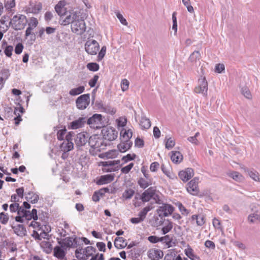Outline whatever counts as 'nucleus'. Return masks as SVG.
I'll return each instance as SVG.
<instances>
[{
	"label": "nucleus",
	"instance_id": "obj_56",
	"mask_svg": "<svg viewBox=\"0 0 260 260\" xmlns=\"http://www.w3.org/2000/svg\"><path fill=\"white\" fill-rule=\"evenodd\" d=\"M173 228L172 222L171 221L169 222V223L167 225L164 226L162 229V233L163 235H165L167 233H169Z\"/></svg>",
	"mask_w": 260,
	"mask_h": 260
},
{
	"label": "nucleus",
	"instance_id": "obj_7",
	"mask_svg": "<svg viewBox=\"0 0 260 260\" xmlns=\"http://www.w3.org/2000/svg\"><path fill=\"white\" fill-rule=\"evenodd\" d=\"M100 49V45L94 40H87L85 44V50L90 55H95Z\"/></svg>",
	"mask_w": 260,
	"mask_h": 260
},
{
	"label": "nucleus",
	"instance_id": "obj_44",
	"mask_svg": "<svg viewBox=\"0 0 260 260\" xmlns=\"http://www.w3.org/2000/svg\"><path fill=\"white\" fill-rule=\"evenodd\" d=\"M87 69L93 72L98 71L100 69L99 64L96 62H89L87 64Z\"/></svg>",
	"mask_w": 260,
	"mask_h": 260
},
{
	"label": "nucleus",
	"instance_id": "obj_28",
	"mask_svg": "<svg viewBox=\"0 0 260 260\" xmlns=\"http://www.w3.org/2000/svg\"><path fill=\"white\" fill-rule=\"evenodd\" d=\"M96 251V249L93 246H87L85 248L86 253L85 255H82L81 260H87L89 257L92 256Z\"/></svg>",
	"mask_w": 260,
	"mask_h": 260
},
{
	"label": "nucleus",
	"instance_id": "obj_53",
	"mask_svg": "<svg viewBox=\"0 0 260 260\" xmlns=\"http://www.w3.org/2000/svg\"><path fill=\"white\" fill-rule=\"evenodd\" d=\"M13 51V47L11 45L6 46L4 48V53L8 57H10L12 56Z\"/></svg>",
	"mask_w": 260,
	"mask_h": 260
},
{
	"label": "nucleus",
	"instance_id": "obj_4",
	"mask_svg": "<svg viewBox=\"0 0 260 260\" xmlns=\"http://www.w3.org/2000/svg\"><path fill=\"white\" fill-rule=\"evenodd\" d=\"M102 128L101 133L104 139L112 141L117 138L118 132L114 128L105 126Z\"/></svg>",
	"mask_w": 260,
	"mask_h": 260
},
{
	"label": "nucleus",
	"instance_id": "obj_19",
	"mask_svg": "<svg viewBox=\"0 0 260 260\" xmlns=\"http://www.w3.org/2000/svg\"><path fill=\"white\" fill-rule=\"evenodd\" d=\"M66 248L63 246H56L53 249V255L58 259H63L66 255Z\"/></svg>",
	"mask_w": 260,
	"mask_h": 260
},
{
	"label": "nucleus",
	"instance_id": "obj_26",
	"mask_svg": "<svg viewBox=\"0 0 260 260\" xmlns=\"http://www.w3.org/2000/svg\"><path fill=\"white\" fill-rule=\"evenodd\" d=\"M120 139L121 141L126 140V141H131L130 139L132 137L133 132L131 129H128V130H126L124 128H123L120 133Z\"/></svg>",
	"mask_w": 260,
	"mask_h": 260
},
{
	"label": "nucleus",
	"instance_id": "obj_54",
	"mask_svg": "<svg viewBox=\"0 0 260 260\" xmlns=\"http://www.w3.org/2000/svg\"><path fill=\"white\" fill-rule=\"evenodd\" d=\"M118 152L116 150H112L105 153V156L107 158H113L117 156Z\"/></svg>",
	"mask_w": 260,
	"mask_h": 260
},
{
	"label": "nucleus",
	"instance_id": "obj_51",
	"mask_svg": "<svg viewBox=\"0 0 260 260\" xmlns=\"http://www.w3.org/2000/svg\"><path fill=\"white\" fill-rule=\"evenodd\" d=\"M21 207V206H20L18 203H14L10 205L9 208L11 212L13 213L17 212L18 213V211L20 210Z\"/></svg>",
	"mask_w": 260,
	"mask_h": 260
},
{
	"label": "nucleus",
	"instance_id": "obj_1",
	"mask_svg": "<svg viewBox=\"0 0 260 260\" xmlns=\"http://www.w3.org/2000/svg\"><path fill=\"white\" fill-rule=\"evenodd\" d=\"M12 27L15 30H21L23 29L27 23L25 16L21 14L15 15L10 21Z\"/></svg>",
	"mask_w": 260,
	"mask_h": 260
},
{
	"label": "nucleus",
	"instance_id": "obj_57",
	"mask_svg": "<svg viewBox=\"0 0 260 260\" xmlns=\"http://www.w3.org/2000/svg\"><path fill=\"white\" fill-rule=\"evenodd\" d=\"M45 246L46 248L45 251L47 253L51 252L52 249V245L50 242L47 241H43L42 242V246Z\"/></svg>",
	"mask_w": 260,
	"mask_h": 260
},
{
	"label": "nucleus",
	"instance_id": "obj_38",
	"mask_svg": "<svg viewBox=\"0 0 260 260\" xmlns=\"http://www.w3.org/2000/svg\"><path fill=\"white\" fill-rule=\"evenodd\" d=\"M84 90L85 87L84 86H80L77 88L72 89L70 91L69 94L73 96L77 95L83 92Z\"/></svg>",
	"mask_w": 260,
	"mask_h": 260
},
{
	"label": "nucleus",
	"instance_id": "obj_62",
	"mask_svg": "<svg viewBox=\"0 0 260 260\" xmlns=\"http://www.w3.org/2000/svg\"><path fill=\"white\" fill-rule=\"evenodd\" d=\"M129 86V82L127 79H122L121 82V87L123 91L127 90Z\"/></svg>",
	"mask_w": 260,
	"mask_h": 260
},
{
	"label": "nucleus",
	"instance_id": "obj_59",
	"mask_svg": "<svg viewBox=\"0 0 260 260\" xmlns=\"http://www.w3.org/2000/svg\"><path fill=\"white\" fill-rule=\"evenodd\" d=\"M0 74L2 75V77H0V78H3V80L7 79L10 75L9 70L8 69H4L1 71Z\"/></svg>",
	"mask_w": 260,
	"mask_h": 260
},
{
	"label": "nucleus",
	"instance_id": "obj_5",
	"mask_svg": "<svg viewBox=\"0 0 260 260\" xmlns=\"http://www.w3.org/2000/svg\"><path fill=\"white\" fill-rule=\"evenodd\" d=\"M174 211V207L169 204L163 203L161 206L159 207L156 212L159 217L162 219L164 217H167L169 215H171Z\"/></svg>",
	"mask_w": 260,
	"mask_h": 260
},
{
	"label": "nucleus",
	"instance_id": "obj_58",
	"mask_svg": "<svg viewBox=\"0 0 260 260\" xmlns=\"http://www.w3.org/2000/svg\"><path fill=\"white\" fill-rule=\"evenodd\" d=\"M67 132L65 127L64 128L59 130L57 133V138L58 140L61 141L64 139V135Z\"/></svg>",
	"mask_w": 260,
	"mask_h": 260
},
{
	"label": "nucleus",
	"instance_id": "obj_24",
	"mask_svg": "<svg viewBox=\"0 0 260 260\" xmlns=\"http://www.w3.org/2000/svg\"><path fill=\"white\" fill-rule=\"evenodd\" d=\"M125 241L123 237H116L114 240V245L117 249H123L127 246Z\"/></svg>",
	"mask_w": 260,
	"mask_h": 260
},
{
	"label": "nucleus",
	"instance_id": "obj_55",
	"mask_svg": "<svg viewBox=\"0 0 260 260\" xmlns=\"http://www.w3.org/2000/svg\"><path fill=\"white\" fill-rule=\"evenodd\" d=\"M241 92L243 95L248 99L251 98V93L247 87H243L241 89Z\"/></svg>",
	"mask_w": 260,
	"mask_h": 260
},
{
	"label": "nucleus",
	"instance_id": "obj_21",
	"mask_svg": "<svg viewBox=\"0 0 260 260\" xmlns=\"http://www.w3.org/2000/svg\"><path fill=\"white\" fill-rule=\"evenodd\" d=\"M114 179V174H107L101 176L96 181L98 185L106 184L113 181Z\"/></svg>",
	"mask_w": 260,
	"mask_h": 260
},
{
	"label": "nucleus",
	"instance_id": "obj_40",
	"mask_svg": "<svg viewBox=\"0 0 260 260\" xmlns=\"http://www.w3.org/2000/svg\"><path fill=\"white\" fill-rule=\"evenodd\" d=\"M18 215H21L26 220H29V217L30 215V212L24 209L22 206L20 208V210L18 212Z\"/></svg>",
	"mask_w": 260,
	"mask_h": 260
},
{
	"label": "nucleus",
	"instance_id": "obj_15",
	"mask_svg": "<svg viewBox=\"0 0 260 260\" xmlns=\"http://www.w3.org/2000/svg\"><path fill=\"white\" fill-rule=\"evenodd\" d=\"M102 142V139L100 138L98 135H94L90 136L88 140V144L92 148L99 150L100 145Z\"/></svg>",
	"mask_w": 260,
	"mask_h": 260
},
{
	"label": "nucleus",
	"instance_id": "obj_45",
	"mask_svg": "<svg viewBox=\"0 0 260 260\" xmlns=\"http://www.w3.org/2000/svg\"><path fill=\"white\" fill-rule=\"evenodd\" d=\"M248 175L253 180L256 181H260V175L255 171H249L248 172Z\"/></svg>",
	"mask_w": 260,
	"mask_h": 260
},
{
	"label": "nucleus",
	"instance_id": "obj_16",
	"mask_svg": "<svg viewBox=\"0 0 260 260\" xmlns=\"http://www.w3.org/2000/svg\"><path fill=\"white\" fill-rule=\"evenodd\" d=\"M66 2L64 0L60 1L55 6V10L60 17H63L68 11L65 7Z\"/></svg>",
	"mask_w": 260,
	"mask_h": 260
},
{
	"label": "nucleus",
	"instance_id": "obj_41",
	"mask_svg": "<svg viewBox=\"0 0 260 260\" xmlns=\"http://www.w3.org/2000/svg\"><path fill=\"white\" fill-rule=\"evenodd\" d=\"M168 253L165 255L164 260H175L177 255V252L174 249L169 250Z\"/></svg>",
	"mask_w": 260,
	"mask_h": 260
},
{
	"label": "nucleus",
	"instance_id": "obj_29",
	"mask_svg": "<svg viewBox=\"0 0 260 260\" xmlns=\"http://www.w3.org/2000/svg\"><path fill=\"white\" fill-rule=\"evenodd\" d=\"M184 252L186 255L191 260H201L199 256L193 253V249L189 245H188L187 248L185 249Z\"/></svg>",
	"mask_w": 260,
	"mask_h": 260
},
{
	"label": "nucleus",
	"instance_id": "obj_8",
	"mask_svg": "<svg viewBox=\"0 0 260 260\" xmlns=\"http://www.w3.org/2000/svg\"><path fill=\"white\" fill-rule=\"evenodd\" d=\"M79 12L75 11L74 10L68 11L67 14H64L65 18L61 21V24L66 25L69 24H72L73 21H76L80 17L79 15Z\"/></svg>",
	"mask_w": 260,
	"mask_h": 260
},
{
	"label": "nucleus",
	"instance_id": "obj_42",
	"mask_svg": "<svg viewBox=\"0 0 260 260\" xmlns=\"http://www.w3.org/2000/svg\"><path fill=\"white\" fill-rule=\"evenodd\" d=\"M135 193V191L134 189L132 188L127 189L122 193V197L125 200H129L132 198Z\"/></svg>",
	"mask_w": 260,
	"mask_h": 260
},
{
	"label": "nucleus",
	"instance_id": "obj_20",
	"mask_svg": "<svg viewBox=\"0 0 260 260\" xmlns=\"http://www.w3.org/2000/svg\"><path fill=\"white\" fill-rule=\"evenodd\" d=\"M14 233L17 236L23 237L26 236L27 231L23 224H18L16 225L11 226Z\"/></svg>",
	"mask_w": 260,
	"mask_h": 260
},
{
	"label": "nucleus",
	"instance_id": "obj_11",
	"mask_svg": "<svg viewBox=\"0 0 260 260\" xmlns=\"http://www.w3.org/2000/svg\"><path fill=\"white\" fill-rule=\"evenodd\" d=\"M199 178L194 177L187 184L186 189L190 194L196 196L199 192L198 188Z\"/></svg>",
	"mask_w": 260,
	"mask_h": 260
},
{
	"label": "nucleus",
	"instance_id": "obj_18",
	"mask_svg": "<svg viewBox=\"0 0 260 260\" xmlns=\"http://www.w3.org/2000/svg\"><path fill=\"white\" fill-rule=\"evenodd\" d=\"M163 255L162 251L159 249H151L148 251V256L151 260H159Z\"/></svg>",
	"mask_w": 260,
	"mask_h": 260
},
{
	"label": "nucleus",
	"instance_id": "obj_47",
	"mask_svg": "<svg viewBox=\"0 0 260 260\" xmlns=\"http://www.w3.org/2000/svg\"><path fill=\"white\" fill-rule=\"evenodd\" d=\"M25 39L29 44H32L36 38L35 34H25Z\"/></svg>",
	"mask_w": 260,
	"mask_h": 260
},
{
	"label": "nucleus",
	"instance_id": "obj_48",
	"mask_svg": "<svg viewBox=\"0 0 260 260\" xmlns=\"http://www.w3.org/2000/svg\"><path fill=\"white\" fill-rule=\"evenodd\" d=\"M176 205L178 207L182 214L187 215L189 213V211L184 207L181 203L178 202L176 203Z\"/></svg>",
	"mask_w": 260,
	"mask_h": 260
},
{
	"label": "nucleus",
	"instance_id": "obj_14",
	"mask_svg": "<svg viewBox=\"0 0 260 260\" xmlns=\"http://www.w3.org/2000/svg\"><path fill=\"white\" fill-rule=\"evenodd\" d=\"M85 123H87L86 117H81L72 121L69 127L72 129H76L84 126Z\"/></svg>",
	"mask_w": 260,
	"mask_h": 260
},
{
	"label": "nucleus",
	"instance_id": "obj_46",
	"mask_svg": "<svg viewBox=\"0 0 260 260\" xmlns=\"http://www.w3.org/2000/svg\"><path fill=\"white\" fill-rule=\"evenodd\" d=\"M14 111L11 107L5 108V117L6 118H11L13 117Z\"/></svg>",
	"mask_w": 260,
	"mask_h": 260
},
{
	"label": "nucleus",
	"instance_id": "obj_39",
	"mask_svg": "<svg viewBox=\"0 0 260 260\" xmlns=\"http://www.w3.org/2000/svg\"><path fill=\"white\" fill-rule=\"evenodd\" d=\"M10 24H11L10 22L6 21L1 19L0 20V32H5L7 31Z\"/></svg>",
	"mask_w": 260,
	"mask_h": 260
},
{
	"label": "nucleus",
	"instance_id": "obj_36",
	"mask_svg": "<svg viewBox=\"0 0 260 260\" xmlns=\"http://www.w3.org/2000/svg\"><path fill=\"white\" fill-rule=\"evenodd\" d=\"M60 147L64 152H69L73 149L74 144L72 142H64L60 145Z\"/></svg>",
	"mask_w": 260,
	"mask_h": 260
},
{
	"label": "nucleus",
	"instance_id": "obj_34",
	"mask_svg": "<svg viewBox=\"0 0 260 260\" xmlns=\"http://www.w3.org/2000/svg\"><path fill=\"white\" fill-rule=\"evenodd\" d=\"M148 181L146 180L143 178H140L138 181V184L140 187L143 189H145L149 185L152 184V180L149 178Z\"/></svg>",
	"mask_w": 260,
	"mask_h": 260
},
{
	"label": "nucleus",
	"instance_id": "obj_13",
	"mask_svg": "<svg viewBox=\"0 0 260 260\" xmlns=\"http://www.w3.org/2000/svg\"><path fill=\"white\" fill-rule=\"evenodd\" d=\"M194 175V171L192 168H188L185 170L181 171L179 172L178 175L180 179L183 182H187Z\"/></svg>",
	"mask_w": 260,
	"mask_h": 260
},
{
	"label": "nucleus",
	"instance_id": "obj_43",
	"mask_svg": "<svg viewBox=\"0 0 260 260\" xmlns=\"http://www.w3.org/2000/svg\"><path fill=\"white\" fill-rule=\"evenodd\" d=\"M16 6L15 0H8L5 3V7L8 11H12V9Z\"/></svg>",
	"mask_w": 260,
	"mask_h": 260
},
{
	"label": "nucleus",
	"instance_id": "obj_25",
	"mask_svg": "<svg viewBox=\"0 0 260 260\" xmlns=\"http://www.w3.org/2000/svg\"><path fill=\"white\" fill-rule=\"evenodd\" d=\"M42 9V5L41 3H36L34 5H30L29 7L27 9V11L28 13H31L33 14H38Z\"/></svg>",
	"mask_w": 260,
	"mask_h": 260
},
{
	"label": "nucleus",
	"instance_id": "obj_2",
	"mask_svg": "<svg viewBox=\"0 0 260 260\" xmlns=\"http://www.w3.org/2000/svg\"><path fill=\"white\" fill-rule=\"evenodd\" d=\"M87 124L91 128L99 129L105 125L103 116L100 114H94L91 117L87 119Z\"/></svg>",
	"mask_w": 260,
	"mask_h": 260
},
{
	"label": "nucleus",
	"instance_id": "obj_64",
	"mask_svg": "<svg viewBox=\"0 0 260 260\" xmlns=\"http://www.w3.org/2000/svg\"><path fill=\"white\" fill-rule=\"evenodd\" d=\"M135 145L139 148H142L144 146V142L143 139L137 137L135 141Z\"/></svg>",
	"mask_w": 260,
	"mask_h": 260
},
{
	"label": "nucleus",
	"instance_id": "obj_63",
	"mask_svg": "<svg viewBox=\"0 0 260 260\" xmlns=\"http://www.w3.org/2000/svg\"><path fill=\"white\" fill-rule=\"evenodd\" d=\"M102 110L107 113L111 114L113 115L116 113V110L114 108H111L109 106H107L103 108Z\"/></svg>",
	"mask_w": 260,
	"mask_h": 260
},
{
	"label": "nucleus",
	"instance_id": "obj_31",
	"mask_svg": "<svg viewBox=\"0 0 260 260\" xmlns=\"http://www.w3.org/2000/svg\"><path fill=\"white\" fill-rule=\"evenodd\" d=\"M26 200L30 203L34 204L38 202L39 196L33 192H28L25 197Z\"/></svg>",
	"mask_w": 260,
	"mask_h": 260
},
{
	"label": "nucleus",
	"instance_id": "obj_33",
	"mask_svg": "<svg viewBox=\"0 0 260 260\" xmlns=\"http://www.w3.org/2000/svg\"><path fill=\"white\" fill-rule=\"evenodd\" d=\"M152 205V203H151L150 205H148L147 207L143 208L142 210L139 213V216L143 220V221L146 218L147 213L153 208Z\"/></svg>",
	"mask_w": 260,
	"mask_h": 260
},
{
	"label": "nucleus",
	"instance_id": "obj_23",
	"mask_svg": "<svg viewBox=\"0 0 260 260\" xmlns=\"http://www.w3.org/2000/svg\"><path fill=\"white\" fill-rule=\"evenodd\" d=\"M73 237H67L63 239L57 238V242L59 245L63 246L64 248H72Z\"/></svg>",
	"mask_w": 260,
	"mask_h": 260
},
{
	"label": "nucleus",
	"instance_id": "obj_50",
	"mask_svg": "<svg viewBox=\"0 0 260 260\" xmlns=\"http://www.w3.org/2000/svg\"><path fill=\"white\" fill-rule=\"evenodd\" d=\"M9 216L7 213H5L4 212L0 213V221L3 224H6L9 220Z\"/></svg>",
	"mask_w": 260,
	"mask_h": 260
},
{
	"label": "nucleus",
	"instance_id": "obj_32",
	"mask_svg": "<svg viewBox=\"0 0 260 260\" xmlns=\"http://www.w3.org/2000/svg\"><path fill=\"white\" fill-rule=\"evenodd\" d=\"M140 125L142 129H148L151 126L150 120L149 119L146 118L145 116H142L140 120Z\"/></svg>",
	"mask_w": 260,
	"mask_h": 260
},
{
	"label": "nucleus",
	"instance_id": "obj_30",
	"mask_svg": "<svg viewBox=\"0 0 260 260\" xmlns=\"http://www.w3.org/2000/svg\"><path fill=\"white\" fill-rule=\"evenodd\" d=\"M38 24V21L37 18L35 17H31L28 22V27L27 28L25 32H30Z\"/></svg>",
	"mask_w": 260,
	"mask_h": 260
},
{
	"label": "nucleus",
	"instance_id": "obj_22",
	"mask_svg": "<svg viewBox=\"0 0 260 260\" xmlns=\"http://www.w3.org/2000/svg\"><path fill=\"white\" fill-rule=\"evenodd\" d=\"M133 145V142L131 141H121V142L117 145L119 151L121 152H124L129 149Z\"/></svg>",
	"mask_w": 260,
	"mask_h": 260
},
{
	"label": "nucleus",
	"instance_id": "obj_3",
	"mask_svg": "<svg viewBox=\"0 0 260 260\" xmlns=\"http://www.w3.org/2000/svg\"><path fill=\"white\" fill-rule=\"evenodd\" d=\"M250 209L251 213L248 216V221L250 223H260V205L253 204Z\"/></svg>",
	"mask_w": 260,
	"mask_h": 260
},
{
	"label": "nucleus",
	"instance_id": "obj_12",
	"mask_svg": "<svg viewBox=\"0 0 260 260\" xmlns=\"http://www.w3.org/2000/svg\"><path fill=\"white\" fill-rule=\"evenodd\" d=\"M89 135L86 132H82L78 134L75 138V143L77 147L84 146L88 142Z\"/></svg>",
	"mask_w": 260,
	"mask_h": 260
},
{
	"label": "nucleus",
	"instance_id": "obj_10",
	"mask_svg": "<svg viewBox=\"0 0 260 260\" xmlns=\"http://www.w3.org/2000/svg\"><path fill=\"white\" fill-rule=\"evenodd\" d=\"M71 26L73 32H84L86 31L85 22L80 17L73 21Z\"/></svg>",
	"mask_w": 260,
	"mask_h": 260
},
{
	"label": "nucleus",
	"instance_id": "obj_6",
	"mask_svg": "<svg viewBox=\"0 0 260 260\" xmlns=\"http://www.w3.org/2000/svg\"><path fill=\"white\" fill-rule=\"evenodd\" d=\"M90 104V94L86 93L81 95L76 100V104L78 109L84 110Z\"/></svg>",
	"mask_w": 260,
	"mask_h": 260
},
{
	"label": "nucleus",
	"instance_id": "obj_17",
	"mask_svg": "<svg viewBox=\"0 0 260 260\" xmlns=\"http://www.w3.org/2000/svg\"><path fill=\"white\" fill-rule=\"evenodd\" d=\"M154 191L155 187H150L142 193L140 199L143 202H149L154 196Z\"/></svg>",
	"mask_w": 260,
	"mask_h": 260
},
{
	"label": "nucleus",
	"instance_id": "obj_60",
	"mask_svg": "<svg viewBox=\"0 0 260 260\" xmlns=\"http://www.w3.org/2000/svg\"><path fill=\"white\" fill-rule=\"evenodd\" d=\"M134 166V163L131 162L128 165L122 168L121 169V171L123 174H127L133 168Z\"/></svg>",
	"mask_w": 260,
	"mask_h": 260
},
{
	"label": "nucleus",
	"instance_id": "obj_27",
	"mask_svg": "<svg viewBox=\"0 0 260 260\" xmlns=\"http://www.w3.org/2000/svg\"><path fill=\"white\" fill-rule=\"evenodd\" d=\"M171 153V159L174 163L179 164L182 160L183 156L179 151H172Z\"/></svg>",
	"mask_w": 260,
	"mask_h": 260
},
{
	"label": "nucleus",
	"instance_id": "obj_9",
	"mask_svg": "<svg viewBox=\"0 0 260 260\" xmlns=\"http://www.w3.org/2000/svg\"><path fill=\"white\" fill-rule=\"evenodd\" d=\"M208 83L205 77L201 76V78L198 79V85L194 88V91L197 93H201L203 95L207 94Z\"/></svg>",
	"mask_w": 260,
	"mask_h": 260
},
{
	"label": "nucleus",
	"instance_id": "obj_61",
	"mask_svg": "<svg viewBox=\"0 0 260 260\" xmlns=\"http://www.w3.org/2000/svg\"><path fill=\"white\" fill-rule=\"evenodd\" d=\"M175 144L174 140H172L171 138H169L166 143V148L168 150L172 149Z\"/></svg>",
	"mask_w": 260,
	"mask_h": 260
},
{
	"label": "nucleus",
	"instance_id": "obj_35",
	"mask_svg": "<svg viewBox=\"0 0 260 260\" xmlns=\"http://www.w3.org/2000/svg\"><path fill=\"white\" fill-rule=\"evenodd\" d=\"M159 241L165 243L168 248L173 246V237L169 235H166L164 237H159Z\"/></svg>",
	"mask_w": 260,
	"mask_h": 260
},
{
	"label": "nucleus",
	"instance_id": "obj_49",
	"mask_svg": "<svg viewBox=\"0 0 260 260\" xmlns=\"http://www.w3.org/2000/svg\"><path fill=\"white\" fill-rule=\"evenodd\" d=\"M106 52V47L104 46L102 47L100 51L99 52L98 57H97V61H101L104 57L105 55Z\"/></svg>",
	"mask_w": 260,
	"mask_h": 260
},
{
	"label": "nucleus",
	"instance_id": "obj_52",
	"mask_svg": "<svg viewBox=\"0 0 260 260\" xmlns=\"http://www.w3.org/2000/svg\"><path fill=\"white\" fill-rule=\"evenodd\" d=\"M136 157V155L135 153H133V154H127L126 155L122 157V160L124 161V163H126L128 161L134 160Z\"/></svg>",
	"mask_w": 260,
	"mask_h": 260
},
{
	"label": "nucleus",
	"instance_id": "obj_37",
	"mask_svg": "<svg viewBox=\"0 0 260 260\" xmlns=\"http://www.w3.org/2000/svg\"><path fill=\"white\" fill-rule=\"evenodd\" d=\"M201 58V54L199 51H194L193 52L188 58L189 61L194 63L197 60H199Z\"/></svg>",
	"mask_w": 260,
	"mask_h": 260
}]
</instances>
